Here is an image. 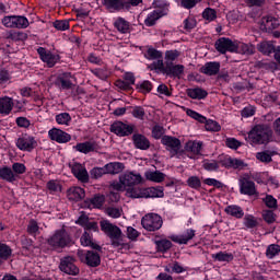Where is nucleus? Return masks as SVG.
<instances>
[{"label": "nucleus", "instance_id": "47", "mask_svg": "<svg viewBox=\"0 0 280 280\" xmlns=\"http://www.w3.org/2000/svg\"><path fill=\"white\" fill-rule=\"evenodd\" d=\"M155 244L160 253H166V250H170V248H172V242L168 240L156 241Z\"/></svg>", "mask_w": 280, "mask_h": 280}, {"label": "nucleus", "instance_id": "35", "mask_svg": "<svg viewBox=\"0 0 280 280\" xmlns=\"http://www.w3.org/2000/svg\"><path fill=\"white\" fill-rule=\"evenodd\" d=\"M225 212L228 213V215H232L233 218H244V210L240 206H228L225 208Z\"/></svg>", "mask_w": 280, "mask_h": 280}, {"label": "nucleus", "instance_id": "51", "mask_svg": "<svg viewBox=\"0 0 280 280\" xmlns=\"http://www.w3.org/2000/svg\"><path fill=\"white\" fill-rule=\"evenodd\" d=\"M186 115H188V117H191V119L199 121V124H205V121H207V117L200 115L194 109H186Z\"/></svg>", "mask_w": 280, "mask_h": 280}, {"label": "nucleus", "instance_id": "49", "mask_svg": "<svg viewBox=\"0 0 280 280\" xmlns=\"http://www.w3.org/2000/svg\"><path fill=\"white\" fill-rule=\"evenodd\" d=\"M206 130H208L209 132H220V130H222V127L220 126V124H218V121L214 120H207L206 118Z\"/></svg>", "mask_w": 280, "mask_h": 280}, {"label": "nucleus", "instance_id": "63", "mask_svg": "<svg viewBox=\"0 0 280 280\" xmlns=\"http://www.w3.org/2000/svg\"><path fill=\"white\" fill-rule=\"evenodd\" d=\"M1 23L4 27L14 30V15H7L1 20Z\"/></svg>", "mask_w": 280, "mask_h": 280}, {"label": "nucleus", "instance_id": "3", "mask_svg": "<svg viewBox=\"0 0 280 280\" xmlns=\"http://www.w3.org/2000/svg\"><path fill=\"white\" fill-rule=\"evenodd\" d=\"M143 177L139 173L126 172L119 176V182L112 183V189L116 191H126V187H135V185H141Z\"/></svg>", "mask_w": 280, "mask_h": 280}, {"label": "nucleus", "instance_id": "17", "mask_svg": "<svg viewBox=\"0 0 280 280\" xmlns=\"http://www.w3.org/2000/svg\"><path fill=\"white\" fill-rule=\"evenodd\" d=\"M194 237H196V231L192 229H188L180 235L172 236L171 240L176 244H187V242L194 240Z\"/></svg>", "mask_w": 280, "mask_h": 280}, {"label": "nucleus", "instance_id": "26", "mask_svg": "<svg viewBox=\"0 0 280 280\" xmlns=\"http://www.w3.org/2000/svg\"><path fill=\"white\" fill-rule=\"evenodd\" d=\"M106 174H120V172H124V163L120 162H110L106 165H104Z\"/></svg>", "mask_w": 280, "mask_h": 280}, {"label": "nucleus", "instance_id": "38", "mask_svg": "<svg viewBox=\"0 0 280 280\" xmlns=\"http://www.w3.org/2000/svg\"><path fill=\"white\" fill-rule=\"evenodd\" d=\"M30 27V20L22 15H14V30H25Z\"/></svg>", "mask_w": 280, "mask_h": 280}, {"label": "nucleus", "instance_id": "11", "mask_svg": "<svg viewBox=\"0 0 280 280\" xmlns=\"http://www.w3.org/2000/svg\"><path fill=\"white\" fill-rule=\"evenodd\" d=\"M69 167L78 180L81 183H89V172L84 165L78 162H70Z\"/></svg>", "mask_w": 280, "mask_h": 280}, {"label": "nucleus", "instance_id": "41", "mask_svg": "<svg viewBox=\"0 0 280 280\" xmlns=\"http://www.w3.org/2000/svg\"><path fill=\"white\" fill-rule=\"evenodd\" d=\"M180 57V51L178 50H167L165 52V65L166 67L175 62V60H178Z\"/></svg>", "mask_w": 280, "mask_h": 280}, {"label": "nucleus", "instance_id": "8", "mask_svg": "<svg viewBox=\"0 0 280 280\" xmlns=\"http://www.w3.org/2000/svg\"><path fill=\"white\" fill-rule=\"evenodd\" d=\"M15 145L22 152H32L38 147V141H36L34 136L23 135L22 137L18 138Z\"/></svg>", "mask_w": 280, "mask_h": 280}, {"label": "nucleus", "instance_id": "61", "mask_svg": "<svg viewBox=\"0 0 280 280\" xmlns=\"http://www.w3.org/2000/svg\"><path fill=\"white\" fill-rule=\"evenodd\" d=\"M106 174V168L105 166L103 167H94L91 171V176L92 178H102Z\"/></svg>", "mask_w": 280, "mask_h": 280}, {"label": "nucleus", "instance_id": "27", "mask_svg": "<svg viewBox=\"0 0 280 280\" xmlns=\"http://www.w3.org/2000/svg\"><path fill=\"white\" fill-rule=\"evenodd\" d=\"M0 178L7 180V183H14V180H16V174H14L12 168L4 166L0 168Z\"/></svg>", "mask_w": 280, "mask_h": 280}, {"label": "nucleus", "instance_id": "64", "mask_svg": "<svg viewBox=\"0 0 280 280\" xmlns=\"http://www.w3.org/2000/svg\"><path fill=\"white\" fill-rule=\"evenodd\" d=\"M132 116L136 117V119H143V117H145V109L141 106H136L132 109Z\"/></svg>", "mask_w": 280, "mask_h": 280}, {"label": "nucleus", "instance_id": "30", "mask_svg": "<svg viewBox=\"0 0 280 280\" xmlns=\"http://www.w3.org/2000/svg\"><path fill=\"white\" fill-rule=\"evenodd\" d=\"M186 152H190V154L198 155L202 150L201 141H188L185 147Z\"/></svg>", "mask_w": 280, "mask_h": 280}, {"label": "nucleus", "instance_id": "7", "mask_svg": "<svg viewBox=\"0 0 280 280\" xmlns=\"http://www.w3.org/2000/svg\"><path fill=\"white\" fill-rule=\"evenodd\" d=\"M70 241L67 230L61 229L55 232V234L48 240V244L54 248H62L67 246Z\"/></svg>", "mask_w": 280, "mask_h": 280}, {"label": "nucleus", "instance_id": "50", "mask_svg": "<svg viewBox=\"0 0 280 280\" xmlns=\"http://www.w3.org/2000/svg\"><path fill=\"white\" fill-rule=\"evenodd\" d=\"M202 18L208 21L209 23H211V21H213L214 19H218V12H215L214 9L211 8H207L205 9V11L202 12Z\"/></svg>", "mask_w": 280, "mask_h": 280}, {"label": "nucleus", "instance_id": "14", "mask_svg": "<svg viewBox=\"0 0 280 280\" xmlns=\"http://www.w3.org/2000/svg\"><path fill=\"white\" fill-rule=\"evenodd\" d=\"M48 137L51 141H56L57 143H69V141H71V135L58 128L50 129Z\"/></svg>", "mask_w": 280, "mask_h": 280}, {"label": "nucleus", "instance_id": "4", "mask_svg": "<svg viewBox=\"0 0 280 280\" xmlns=\"http://www.w3.org/2000/svg\"><path fill=\"white\" fill-rule=\"evenodd\" d=\"M153 5H155L154 11L148 14L147 19L144 20V23L148 27H152L161 19V16H165L167 14V8H165V4L162 0H154Z\"/></svg>", "mask_w": 280, "mask_h": 280}, {"label": "nucleus", "instance_id": "2", "mask_svg": "<svg viewBox=\"0 0 280 280\" xmlns=\"http://www.w3.org/2000/svg\"><path fill=\"white\" fill-rule=\"evenodd\" d=\"M272 137V129L268 125H256L249 132L247 141L252 145H261L268 143Z\"/></svg>", "mask_w": 280, "mask_h": 280}, {"label": "nucleus", "instance_id": "56", "mask_svg": "<svg viewBox=\"0 0 280 280\" xmlns=\"http://www.w3.org/2000/svg\"><path fill=\"white\" fill-rule=\"evenodd\" d=\"M52 25L55 30H59V32H66V30H69V22L67 20H57Z\"/></svg>", "mask_w": 280, "mask_h": 280}, {"label": "nucleus", "instance_id": "57", "mask_svg": "<svg viewBox=\"0 0 280 280\" xmlns=\"http://www.w3.org/2000/svg\"><path fill=\"white\" fill-rule=\"evenodd\" d=\"M137 89L140 93H150L152 91V83L150 81H142L137 84Z\"/></svg>", "mask_w": 280, "mask_h": 280}, {"label": "nucleus", "instance_id": "42", "mask_svg": "<svg viewBox=\"0 0 280 280\" xmlns=\"http://www.w3.org/2000/svg\"><path fill=\"white\" fill-rule=\"evenodd\" d=\"M127 196L129 198H145V188H129L127 189Z\"/></svg>", "mask_w": 280, "mask_h": 280}, {"label": "nucleus", "instance_id": "46", "mask_svg": "<svg viewBox=\"0 0 280 280\" xmlns=\"http://www.w3.org/2000/svg\"><path fill=\"white\" fill-rule=\"evenodd\" d=\"M222 163H224V162H217L214 160H210V161H205L202 166L208 172H215L217 170L220 168V165H222Z\"/></svg>", "mask_w": 280, "mask_h": 280}, {"label": "nucleus", "instance_id": "40", "mask_svg": "<svg viewBox=\"0 0 280 280\" xmlns=\"http://www.w3.org/2000/svg\"><path fill=\"white\" fill-rule=\"evenodd\" d=\"M233 254L232 253H226V252H219L217 254H212V259L214 261H233Z\"/></svg>", "mask_w": 280, "mask_h": 280}, {"label": "nucleus", "instance_id": "15", "mask_svg": "<svg viewBox=\"0 0 280 280\" xmlns=\"http://www.w3.org/2000/svg\"><path fill=\"white\" fill-rule=\"evenodd\" d=\"M110 131L118 137H128V135H132V128L130 125H126L121 121H116L110 126Z\"/></svg>", "mask_w": 280, "mask_h": 280}, {"label": "nucleus", "instance_id": "29", "mask_svg": "<svg viewBox=\"0 0 280 280\" xmlns=\"http://www.w3.org/2000/svg\"><path fill=\"white\" fill-rule=\"evenodd\" d=\"M57 84H59L62 90L71 89L73 86V82H71V73L61 74L57 80Z\"/></svg>", "mask_w": 280, "mask_h": 280}, {"label": "nucleus", "instance_id": "43", "mask_svg": "<svg viewBox=\"0 0 280 280\" xmlns=\"http://www.w3.org/2000/svg\"><path fill=\"white\" fill-rule=\"evenodd\" d=\"M166 70L168 71V73H171L172 75H183V71H185V67L183 65H170L166 66Z\"/></svg>", "mask_w": 280, "mask_h": 280}, {"label": "nucleus", "instance_id": "36", "mask_svg": "<svg viewBox=\"0 0 280 280\" xmlns=\"http://www.w3.org/2000/svg\"><path fill=\"white\" fill-rule=\"evenodd\" d=\"M163 145H166L167 148H171L172 150H178L180 148V140L176 138H172L168 136H164L162 138Z\"/></svg>", "mask_w": 280, "mask_h": 280}, {"label": "nucleus", "instance_id": "39", "mask_svg": "<svg viewBox=\"0 0 280 280\" xmlns=\"http://www.w3.org/2000/svg\"><path fill=\"white\" fill-rule=\"evenodd\" d=\"M277 154V151H262L256 153V159L260 161V163H270L272 161V156Z\"/></svg>", "mask_w": 280, "mask_h": 280}, {"label": "nucleus", "instance_id": "58", "mask_svg": "<svg viewBox=\"0 0 280 280\" xmlns=\"http://www.w3.org/2000/svg\"><path fill=\"white\" fill-rule=\"evenodd\" d=\"M12 170L15 176L25 174V172H27V167H25V164L19 162L12 164Z\"/></svg>", "mask_w": 280, "mask_h": 280}, {"label": "nucleus", "instance_id": "19", "mask_svg": "<svg viewBox=\"0 0 280 280\" xmlns=\"http://www.w3.org/2000/svg\"><path fill=\"white\" fill-rule=\"evenodd\" d=\"M12 108H14V102H12L11 97L0 98V115H10Z\"/></svg>", "mask_w": 280, "mask_h": 280}, {"label": "nucleus", "instance_id": "28", "mask_svg": "<svg viewBox=\"0 0 280 280\" xmlns=\"http://www.w3.org/2000/svg\"><path fill=\"white\" fill-rule=\"evenodd\" d=\"M224 167H233L234 170H244L246 164L244 161L237 159L225 158L224 162L222 163Z\"/></svg>", "mask_w": 280, "mask_h": 280}, {"label": "nucleus", "instance_id": "13", "mask_svg": "<svg viewBox=\"0 0 280 280\" xmlns=\"http://www.w3.org/2000/svg\"><path fill=\"white\" fill-rule=\"evenodd\" d=\"M59 268L66 275L75 276L80 273V269L73 264V257L62 258Z\"/></svg>", "mask_w": 280, "mask_h": 280}, {"label": "nucleus", "instance_id": "16", "mask_svg": "<svg viewBox=\"0 0 280 280\" xmlns=\"http://www.w3.org/2000/svg\"><path fill=\"white\" fill-rule=\"evenodd\" d=\"M241 194L245 196H255L257 189L255 188V183L248 180L247 178H242L240 180Z\"/></svg>", "mask_w": 280, "mask_h": 280}, {"label": "nucleus", "instance_id": "23", "mask_svg": "<svg viewBox=\"0 0 280 280\" xmlns=\"http://www.w3.org/2000/svg\"><path fill=\"white\" fill-rule=\"evenodd\" d=\"M133 143L138 150H148L150 148V140L143 135H133Z\"/></svg>", "mask_w": 280, "mask_h": 280}, {"label": "nucleus", "instance_id": "21", "mask_svg": "<svg viewBox=\"0 0 280 280\" xmlns=\"http://www.w3.org/2000/svg\"><path fill=\"white\" fill-rule=\"evenodd\" d=\"M220 72V62L210 61L201 68V73L206 75H217Z\"/></svg>", "mask_w": 280, "mask_h": 280}, {"label": "nucleus", "instance_id": "52", "mask_svg": "<svg viewBox=\"0 0 280 280\" xmlns=\"http://www.w3.org/2000/svg\"><path fill=\"white\" fill-rule=\"evenodd\" d=\"M187 185L191 189H200V187H202V182H200V178L198 176H190L187 179Z\"/></svg>", "mask_w": 280, "mask_h": 280}, {"label": "nucleus", "instance_id": "33", "mask_svg": "<svg viewBox=\"0 0 280 280\" xmlns=\"http://www.w3.org/2000/svg\"><path fill=\"white\" fill-rule=\"evenodd\" d=\"M188 97H191V100H205L207 97L208 93L207 91L200 89V88H195V89H189L187 91Z\"/></svg>", "mask_w": 280, "mask_h": 280}, {"label": "nucleus", "instance_id": "60", "mask_svg": "<svg viewBox=\"0 0 280 280\" xmlns=\"http://www.w3.org/2000/svg\"><path fill=\"white\" fill-rule=\"evenodd\" d=\"M262 218L268 224H272V222L277 220V217H275V212H272V210H264Z\"/></svg>", "mask_w": 280, "mask_h": 280}, {"label": "nucleus", "instance_id": "6", "mask_svg": "<svg viewBox=\"0 0 280 280\" xmlns=\"http://www.w3.org/2000/svg\"><path fill=\"white\" fill-rule=\"evenodd\" d=\"M141 224L145 231H159L163 226V219L156 213H149L142 218Z\"/></svg>", "mask_w": 280, "mask_h": 280}, {"label": "nucleus", "instance_id": "9", "mask_svg": "<svg viewBox=\"0 0 280 280\" xmlns=\"http://www.w3.org/2000/svg\"><path fill=\"white\" fill-rule=\"evenodd\" d=\"M37 54L39 55L40 60L45 62L48 67H56V65L60 61V55L51 52L44 47L37 48Z\"/></svg>", "mask_w": 280, "mask_h": 280}, {"label": "nucleus", "instance_id": "12", "mask_svg": "<svg viewBox=\"0 0 280 280\" xmlns=\"http://www.w3.org/2000/svg\"><path fill=\"white\" fill-rule=\"evenodd\" d=\"M78 257L80 258L83 264H86L91 268H96V266H100L101 259H100V254L95 252H88L84 254V252H79Z\"/></svg>", "mask_w": 280, "mask_h": 280}, {"label": "nucleus", "instance_id": "18", "mask_svg": "<svg viewBox=\"0 0 280 280\" xmlns=\"http://www.w3.org/2000/svg\"><path fill=\"white\" fill-rule=\"evenodd\" d=\"M67 196L68 199L78 202L80 200H83V198L86 196V192L84 191V188L74 186L68 189Z\"/></svg>", "mask_w": 280, "mask_h": 280}, {"label": "nucleus", "instance_id": "1", "mask_svg": "<svg viewBox=\"0 0 280 280\" xmlns=\"http://www.w3.org/2000/svg\"><path fill=\"white\" fill-rule=\"evenodd\" d=\"M101 230L109 237L114 248H130V245L124 241V234H121V230L117 225L110 223L108 220H103L101 221Z\"/></svg>", "mask_w": 280, "mask_h": 280}, {"label": "nucleus", "instance_id": "20", "mask_svg": "<svg viewBox=\"0 0 280 280\" xmlns=\"http://www.w3.org/2000/svg\"><path fill=\"white\" fill-rule=\"evenodd\" d=\"M144 177L151 183H163L165 180V173L148 170L144 172Z\"/></svg>", "mask_w": 280, "mask_h": 280}, {"label": "nucleus", "instance_id": "34", "mask_svg": "<svg viewBox=\"0 0 280 280\" xmlns=\"http://www.w3.org/2000/svg\"><path fill=\"white\" fill-rule=\"evenodd\" d=\"M81 244L82 246H91L95 250H100V245L93 243V237L91 236V232L85 231L81 236Z\"/></svg>", "mask_w": 280, "mask_h": 280}, {"label": "nucleus", "instance_id": "10", "mask_svg": "<svg viewBox=\"0 0 280 280\" xmlns=\"http://www.w3.org/2000/svg\"><path fill=\"white\" fill-rule=\"evenodd\" d=\"M215 49L220 54H226V51L235 52L237 51V42L221 37L215 42Z\"/></svg>", "mask_w": 280, "mask_h": 280}, {"label": "nucleus", "instance_id": "25", "mask_svg": "<svg viewBox=\"0 0 280 280\" xmlns=\"http://www.w3.org/2000/svg\"><path fill=\"white\" fill-rule=\"evenodd\" d=\"M103 5H105L109 12H118V10L124 8V0H103Z\"/></svg>", "mask_w": 280, "mask_h": 280}, {"label": "nucleus", "instance_id": "22", "mask_svg": "<svg viewBox=\"0 0 280 280\" xmlns=\"http://www.w3.org/2000/svg\"><path fill=\"white\" fill-rule=\"evenodd\" d=\"M164 189L161 186L144 188V198H163Z\"/></svg>", "mask_w": 280, "mask_h": 280}, {"label": "nucleus", "instance_id": "5", "mask_svg": "<svg viewBox=\"0 0 280 280\" xmlns=\"http://www.w3.org/2000/svg\"><path fill=\"white\" fill-rule=\"evenodd\" d=\"M280 21L278 18L272 15H267L261 19L260 28L262 32H268V34H273L275 38H279L280 33L276 30H279Z\"/></svg>", "mask_w": 280, "mask_h": 280}, {"label": "nucleus", "instance_id": "62", "mask_svg": "<svg viewBox=\"0 0 280 280\" xmlns=\"http://www.w3.org/2000/svg\"><path fill=\"white\" fill-rule=\"evenodd\" d=\"M12 255V249L5 244H0V257L1 259H8Z\"/></svg>", "mask_w": 280, "mask_h": 280}, {"label": "nucleus", "instance_id": "31", "mask_svg": "<svg viewBox=\"0 0 280 280\" xmlns=\"http://www.w3.org/2000/svg\"><path fill=\"white\" fill-rule=\"evenodd\" d=\"M257 49L265 56H270V54H275L276 50L275 44H272V42H261L257 45Z\"/></svg>", "mask_w": 280, "mask_h": 280}, {"label": "nucleus", "instance_id": "45", "mask_svg": "<svg viewBox=\"0 0 280 280\" xmlns=\"http://www.w3.org/2000/svg\"><path fill=\"white\" fill-rule=\"evenodd\" d=\"M279 253H280V245L271 244L267 247L266 256L268 257V259H275V257H277Z\"/></svg>", "mask_w": 280, "mask_h": 280}, {"label": "nucleus", "instance_id": "32", "mask_svg": "<svg viewBox=\"0 0 280 280\" xmlns=\"http://www.w3.org/2000/svg\"><path fill=\"white\" fill-rule=\"evenodd\" d=\"M234 52L253 56V54H255V46L237 42V47Z\"/></svg>", "mask_w": 280, "mask_h": 280}, {"label": "nucleus", "instance_id": "24", "mask_svg": "<svg viewBox=\"0 0 280 280\" xmlns=\"http://www.w3.org/2000/svg\"><path fill=\"white\" fill-rule=\"evenodd\" d=\"M114 27L120 34H128V32H130V23L126 21L124 18H117L114 21Z\"/></svg>", "mask_w": 280, "mask_h": 280}, {"label": "nucleus", "instance_id": "37", "mask_svg": "<svg viewBox=\"0 0 280 280\" xmlns=\"http://www.w3.org/2000/svg\"><path fill=\"white\" fill-rule=\"evenodd\" d=\"M73 149L82 154H89V152H93V150H95V144L92 142H82L74 145Z\"/></svg>", "mask_w": 280, "mask_h": 280}, {"label": "nucleus", "instance_id": "55", "mask_svg": "<svg viewBox=\"0 0 280 280\" xmlns=\"http://www.w3.org/2000/svg\"><path fill=\"white\" fill-rule=\"evenodd\" d=\"M257 224H259L257 222V219L250 214H246L245 218H244V225L247 228V229H255V226H257Z\"/></svg>", "mask_w": 280, "mask_h": 280}, {"label": "nucleus", "instance_id": "53", "mask_svg": "<svg viewBox=\"0 0 280 280\" xmlns=\"http://www.w3.org/2000/svg\"><path fill=\"white\" fill-rule=\"evenodd\" d=\"M47 189L50 194H59L62 190V186L57 180H49L47 183Z\"/></svg>", "mask_w": 280, "mask_h": 280}, {"label": "nucleus", "instance_id": "59", "mask_svg": "<svg viewBox=\"0 0 280 280\" xmlns=\"http://www.w3.org/2000/svg\"><path fill=\"white\" fill-rule=\"evenodd\" d=\"M92 73L96 75V78H100V80H106L108 75H110V72L104 68V69H94L92 70Z\"/></svg>", "mask_w": 280, "mask_h": 280}, {"label": "nucleus", "instance_id": "44", "mask_svg": "<svg viewBox=\"0 0 280 280\" xmlns=\"http://www.w3.org/2000/svg\"><path fill=\"white\" fill-rule=\"evenodd\" d=\"M56 121L59 126H69L71 124V115L69 113H61L56 116Z\"/></svg>", "mask_w": 280, "mask_h": 280}, {"label": "nucleus", "instance_id": "54", "mask_svg": "<svg viewBox=\"0 0 280 280\" xmlns=\"http://www.w3.org/2000/svg\"><path fill=\"white\" fill-rule=\"evenodd\" d=\"M145 58H148V60H159V58H163V52L154 48H149L147 50Z\"/></svg>", "mask_w": 280, "mask_h": 280}, {"label": "nucleus", "instance_id": "48", "mask_svg": "<svg viewBox=\"0 0 280 280\" xmlns=\"http://www.w3.org/2000/svg\"><path fill=\"white\" fill-rule=\"evenodd\" d=\"M106 215H108L109 218H121V215L124 214V210L121 208H115V207H109L105 210Z\"/></svg>", "mask_w": 280, "mask_h": 280}]
</instances>
